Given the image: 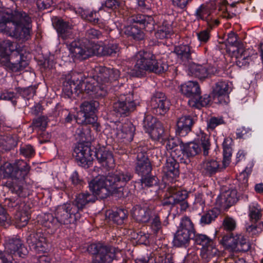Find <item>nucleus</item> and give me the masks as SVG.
Listing matches in <instances>:
<instances>
[{
    "label": "nucleus",
    "mask_w": 263,
    "mask_h": 263,
    "mask_svg": "<svg viewBox=\"0 0 263 263\" xmlns=\"http://www.w3.org/2000/svg\"><path fill=\"white\" fill-rule=\"evenodd\" d=\"M132 178L128 173L116 172L107 176H97L89 183V187L92 194L88 191L83 192L76 195L71 202L78 212L82 211L89 203H94L98 196L105 198L110 195L118 198L124 196V187Z\"/></svg>",
    "instance_id": "1"
},
{
    "label": "nucleus",
    "mask_w": 263,
    "mask_h": 263,
    "mask_svg": "<svg viewBox=\"0 0 263 263\" xmlns=\"http://www.w3.org/2000/svg\"><path fill=\"white\" fill-rule=\"evenodd\" d=\"M32 20L25 12L0 9V32L23 41L30 37Z\"/></svg>",
    "instance_id": "2"
},
{
    "label": "nucleus",
    "mask_w": 263,
    "mask_h": 263,
    "mask_svg": "<svg viewBox=\"0 0 263 263\" xmlns=\"http://www.w3.org/2000/svg\"><path fill=\"white\" fill-rule=\"evenodd\" d=\"M96 79L82 80V73L72 72L66 76L63 82V91L68 97H71L73 92L79 93L83 91L93 97L99 98L106 96L107 93L106 87L103 84H98Z\"/></svg>",
    "instance_id": "3"
},
{
    "label": "nucleus",
    "mask_w": 263,
    "mask_h": 263,
    "mask_svg": "<svg viewBox=\"0 0 263 263\" xmlns=\"http://www.w3.org/2000/svg\"><path fill=\"white\" fill-rule=\"evenodd\" d=\"M133 60L135 65L128 72L132 77L143 76L146 71L161 73L168 69L166 64L157 61L155 55L149 51H140L134 55Z\"/></svg>",
    "instance_id": "4"
},
{
    "label": "nucleus",
    "mask_w": 263,
    "mask_h": 263,
    "mask_svg": "<svg viewBox=\"0 0 263 263\" xmlns=\"http://www.w3.org/2000/svg\"><path fill=\"white\" fill-rule=\"evenodd\" d=\"M88 252L94 256L95 263H111L116 259L118 249L102 243H92L87 248Z\"/></svg>",
    "instance_id": "5"
},
{
    "label": "nucleus",
    "mask_w": 263,
    "mask_h": 263,
    "mask_svg": "<svg viewBox=\"0 0 263 263\" xmlns=\"http://www.w3.org/2000/svg\"><path fill=\"white\" fill-rule=\"evenodd\" d=\"M30 166L22 160H16L13 163L5 162L0 167V173L5 178L22 179L28 174Z\"/></svg>",
    "instance_id": "6"
},
{
    "label": "nucleus",
    "mask_w": 263,
    "mask_h": 263,
    "mask_svg": "<svg viewBox=\"0 0 263 263\" xmlns=\"http://www.w3.org/2000/svg\"><path fill=\"white\" fill-rule=\"evenodd\" d=\"M195 232L194 224L186 216L182 218L173 239L174 245L178 247L185 246L192 239Z\"/></svg>",
    "instance_id": "7"
},
{
    "label": "nucleus",
    "mask_w": 263,
    "mask_h": 263,
    "mask_svg": "<svg viewBox=\"0 0 263 263\" xmlns=\"http://www.w3.org/2000/svg\"><path fill=\"white\" fill-rule=\"evenodd\" d=\"M54 215L60 224L74 223L81 218V214L71 203L59 205L55 209Z\"/></svg>",
    "instance_id": "8"
},
{
    "label": "nucleus",
    "mask_w": 263,
    "mask_h": 263,
    "mask_svg": "<svg viewBox=\"0 0 263 263\" xmlns=\"http://www.w3.org/2000/svg\"><path fill=\"white\" fill-rule=\"evenodd\" d=\"M220 243L234 251L246 252L250 249V243L241 234L228 233L224 235Z\"/></svg>",
    "instance_id": "9"
},
{
    "label": "nucleus",
    "mask_w": 263,
    "mask_h": 263,
    "mask_svg": "<svg viewBox=\"0 0 263 263\" xmlns=\"http://www.w3.org/2000/svg\"><path fill=\"white\" fill-rule=\"evenodd\" d=\"M4 246L3 252L13 257L24 258L28 253L27 248L22 241L17 237L6 239Z\"/></svg>",
    "instance_id": "10"
},
{
    "label": "nucleus",
    "mask_w": 263,
    "mask_h": 263,
    "mask_svg": "<svg viewBox=\"0 0 263 263\" xmlns=\"http://www.w3.org/2000/svg\"><path fill=\"white\" fill-rule=\"evenodd\" d=\"M99 103L96 101H86L80 106L81 110L78 116L75 118L76 122L79 124H90L95 122V119L92 117Z\"/></svg>",
    "instance_id": "11"
},
{
    "label": "nucleus",
    "mask_w": 263,
    "mask_h": 263,
    "mask_svg": "<svg viewBox=\"0 0 263 263\" xmlns=\"http://www.w3.org/2000/svg\"><path fill=\"white\" fill-rule=\"evenodd\" d=\"M97 82L103 84L108 89L110 84L118 80L120 76V71L115 68L105 67H99L96 69Z\"/></svg>",
    "instance_id": "12"
},
{
    "label": "nucleus",
    "mask_w": 263,
    "mask_h": 263,
    "mask_svg": "<svg viewBox=\"0 0 263 263\" xmlns=\"http://www.w3.org/2000/svg\"><path fill=\"white\" fill-rule=\"evenodd\" d=\"M136 107V104L132 93L120 95L118 101L114 104V111L120 116H127L130 112L135 110Z\"/></svg>",
    "instance_id": "13"
},
{
    "label": "nucleus",
    "mask_w": 263,
    "mask_h": 263,
    "mask_svg": "<svg viewBox=\"0 0 263 263\" xmlns=\"http://www.w3.org/2000/svg\"><path fill=\"white\" fill-rule=\"evenodd\" d=\"M189 70L193 76L200 80H204L218 73L215 67L208 63L199 64L193 63L190 65Z\"/></svg>",
    "instance_id": "14"
},
{
    "label": "nucleus",
    "mask_w": 263,
    "mask_h": 263,
    "mask_svg": "<svg viewBox=\"0 0 263 263\" xmlns=\"http://www.w3.org/2000/svg\"><path fill=\"white\" fill-rule=\"evenodd\" d=\"M27 242L30 249L37 253L46 252L49 249L46 237L40 232L31 233L27 239Z\"/></svg>",
    "instance_id": "15"
},
{
    "label": "nucleus",
    "mask_w": 263,
    "mask_h": 263,
    "mask_svg": "<svg viewBox=\"0 0 263 263\" xmlns=\"http://www.w3.org/2000/svg\"><path fill=\"white\" fill-rule=\"evenodd\" d=\"M187 192L180 186L172 184L167 189L166 197L163 201V205L177 204L180 201L185 200L187 197Z\"/></svg>",
    "instance_id": "16"
},
{
    "label": "nucleus",
    "mask_w": 263,
    "mask_h": 263,
    "mask_svg": "<svg viewBox=\"0 0 263 263\" xmlns=\"http://www.w3.org/2000/svg\"><path fill=\"white\" fill-rule=\"evenodd\" d=\"M170 104L164 94L160 92H156L151 101L152 110L156 115H164L169 110Z\"/></svg>",
    "instance_id": "17"
},
{
    "label": "nucleus",
    "mask_w": 263,
    "mask_h": 263,
    "mask_svg": "<svg viewBox=\"0 0 263 263\" xmlns=\"http://www.w3.org/2000/svg\"><path fill=\"white\" fill-rule=\"evenodd\" d=\"M137 162L135 166L136 172L141 176L148 175L152 171V165L146 153L145 149L138 147L137 150Z\"/></svg>",
    "instance_id": "18"
},
{
    "label": "nucleus",
    "mask_w": 263,
    "mask_h": 263,
    "mask_svg": "<svg viewBox=\"0 0 263 263\" xmlns=\"http://www.w3.org/2000/svg\"><path fill=\"white\" fill-rule=\"evenodd\" d=\"M90 148L83 143H79L74 149L73 156L79 165H89L92 159Z\"/></svg>",
    "instance_id": "19"
},
{
    "label": "nucleus",
    "mask_w": 263,
    "mask_h": 263,
    "mask_svg": "<svg viewBox=\"0 0 263 263\" xmlns=\"http://www.w3.org/2000/svg\"><path fill=\"white\" fill-rule=\"evenodd\" d=\"M154 213L153 207L145 203L142 205H137L134 206L132 215L137 221L146 223L151 220Z\"/></svg>",
    "instance_id": "20"
},
{
    "label": "nucleus",
    "mask_w": 263,
    "mask_h": 263,
    "mask_svg": "<svg viewBox=\"0 0 263 263\" xmlns=\"http://www.w3.org/2000/svg\"><path fill=\"white\" fill-rule=\"evenodd\" d=\"M233 52L236 59V64L240 68L247 67L253 61L252 50L245 49L243 46H239Z\"/></svg>",
    "instance_id": "21"
},
{
    "label": "nucleus",
    "mask_w": 263,
    "mask_h": 263,
    "mask_svg": "<svg viewBox=\"0 0 263 263\" xmlns=\"http://www.w3.org/2000/svg\"><path fill=\"white\" fill-rule=\"evenodd\" d=\"M70 53L71 57L76 60H84L90 57L91 52H89L87 48V44L83 43V40L81 42H72L69 47Z\"/></svg>",
    "instance_id": "22"
},
{
    "label": "nucleus",
    "mask_w": 263,
    "mask_h": 263,
    "mask_svg": "<svg viewBox=\"0 0 263 263\" xmlns=\"http://www.w3.org/2000/svg\"><path fill=\"white\" fill-rule=\"evenodd\" d=\"M127 21L130 24H139L147 31L151 32L154 29L155 21L152 16L140 14L133 15L127 18Z\"/></svg>",
    "instance_id": "23"
},
{
    "label": "nucleus",
    "mask_w": 263,
    "mask_h": 263,
    "mask_svg": "<svg viewBox=\"0 0 263 263\" xmlns=\"http://www.w3.org/2000/svg\"><path fill=\"white\" fill-rule=\"evenodd\" d=\"M231 90L227 82L223 81L217 82L213 90L214 99H217L220 103H227L228 95Z\"/></svg>",
    "instance_id": "24"
},
{
    "label": "nucleus",
    "mask_w": 263,
    "mask_h": 263,
    "mask_svg": "<svg viewBox=\"0 0 263 263\" xmlns=\"http://www.w3.org/2000/svg\"><path fill=\"white\" fill-rule=\"evenodd\" d=\"M181 92L190 99L197 97L200 93L199 84L195 81H188L180 86Z\"/></svg>",
    "instance_id": "25"
},
{
    "label": "nucleus",
    "mask_w": 263,
    "mask_h": 263,
    "mask_svg": "<svg viewBox=\"0 0 263 263\" xmlns=\"http://www.w3.org/2000/svg\"><path fill=\"white\" fill-rule=\"evenodd\" d=\"M194 124L193 119L189 116H182L177 122L176 133L180 136H184L191 130Z\"/></svg>",
    "instance_id": "26"
},
{
    "label": "nucleus",
    "mask_w": 263,
    "mask_h": 263,
    "mask_svg": "<svg viewBox=\"0 0 263 263\" xmlns=\"http://www.w3.org/2000/svg\"><path fill=\"white\" fill-rule=\"evenodd\" d=\"M174 156L166 159L162 169L164 175L171 178H175L179 175V164L174 159Z\"/></svg>",
    "instance_id": "27"
},
{
    "label": "nucleus",
    "mask_w": 263,
    "mask_h": 263,
    "mask_svg": "<svg viewBox=\"0 0 263 263\" xmlns=\"http://www.w3.org/2000/svg\"><path fill=\"white\" fill-rule=\"evenodd\" d=\"M96 156L99 162L103 166L111 168L114 165V159L112 154L104 148H100L96 152Z\"/></svg>",
    "instance_id": "28"
},
{
    "label": "nucleus",
    "mask_w": 263,
    "mask_h": 263,
    "mask_svg": "<svg viewBox=\"0 0 263 263\" xmlns=\"http://www.w3.org/2000/svg\"><path fill=\"white\" fill-rule=\"evenodd\" d=\"M53 24L62 38L66 40L72 37L71 26L68 23L58 19L55 20Z\"/></svg>",
    "instance_id": "29"
},
{
    "label": "nucleus",
    "mask_w": 263,
    "mask_h": 263,
    "mask_svg": "<svg viewBox=\"0 0 263 263\" xmlns=\"http://www.w3.org/2000/svg\"><path fill=\"white\" fill-rule=\"evenodd\" d=\"M219 255V251L216 247V243L213 241L205 247H202L200 251V256L204 262H209L211 259Z\"/></svg>",
    "instance_id": "30"
},
{
    "label": "nucleus",
    "mask_w": 263,
    "mask_h": 263,
    "mask_svg": "<svg viewBox=\"0 0 263 263\" xmlns=\"http://www.w3.org/2000/svg\"><path fill=\"white\" fill-rule=\"evenodd\" d=\"M183 153L187 157H193L201 152V149L199 144L195 142H190L185 143H181L180 146Z\"/></svg>",
    "instance_id": "31"
},
{
    "label": "nucleus",
    "mask_w": 263,
    "mask_h": 263,
    "mask_svg": "<svg viewBox=\"0 0 263 263\" xmlns=\"http://www.w3.org/2000/svg\"><path fill=\"white\" fill-rule=\"evenodd\" d=\"M219 198L221 204L231 206L238 200L237 191L235 189H229L222 193Z\"/></svg>",
    "instance_id": "32"
},
{
    "label": "nucleus",
    "mask_w": 263,
    "mask_h": 263,
    "mask_svg": "<svg viewBox=\"0 0 263 263\" xmlns=\"http://www.w3.org/2000/svg\"><path fill=\"white\" fill-rule=\"evenodd\" d=\"M201 170L202 173L204 174V175L212 176L219 171V164L218 162L215 160H206L202 163Z\"/></svg>",
    "instance_id": "33"
},
{
    "label": "nucleus",
    "mask_w": 263,
    "mask_h": 263,
    "mask_svg": "<svg viewBox=\"0 0 263 263\" xmlns=\"http://www.w3.org/2000/svg\"><path fill=\"white\" fill-rule=\"evenodd\" d=\"M211 11L209 7L204 4L200 5L196 10L195 16L197 21H205L208 25H212L210 23L212 20Z\"/></svg>",
    "instance_id": "34"
},
{
    "label": "nucleus",
    "mask_w": 263,
    "mask_h": 263,
    "mask_svg": "<svg viewBox=\"0 0 263 263\" xmlns=\"http://www.w3.org/2000/svg\"><path fill=\"white\" fill-rule=\"evenodd\" d=\"M14 58H16L17 60L15 62L11 63L10 67L13 71H18L22 70L28 66V62L26 60V58L23 54L16 51L11 57V60H13Z\"/></svg>",
    "instance_id": "35"
},
{
    "label": "nucleus",
    "mask_w": 263,
    "mask_h": 263,
    "mask_svg": "<svg viewBox=\"0 0 263 263\" xmlns=\"http://www.w3.org/2000/svg\"><path fill=\"white\" fill-rule=\"evenodd\" d=\"M174 52L178 58L183 62H187L192 59L191 47L187 45H180L176 46Z\"/></svg>",
    "instance_id": "36"
},
{
    "label": "nucleus",
    "mask_w": 263,
    "mask_h": 263,
    "mask_svg": "<svg viewBox=\"0 0 263 263\" xmlns=\"http://www.w3.org/2000/svg\"><path fill=\"white\" fill-rule=\"evenodd\" d=\"M135 128L131 123L124 124L118 133V136L127 141H132L134 135Z\"/></svg>",
    "instance_id": "37"
},
{
    "label": "nucleus",
    "mask_w": 263,
    "mask_h": 263,
    "mask_svg": "<svg viewBox=\"0 0 263 263\" xmlns=\"http://www.w3.org/2000/svg\"><path fill=\"white\" fill-rule=\"evenodd\" d=\"M152 254L155 259L156 263H173L172 255L166 253L163 248L156 250Z\"/></svg>",
    "instance_id": "38"
},
{
    "label": "nucleus",
    "mask_w": 263,
    "mask_h": 263,
    "mask_svg": "<svg viewBox=\"0 0 263 263\" xmlns=\"http://www.w3.org/2000/svg\"><path fill=\"white\" fill-rule=\"evenodd\" d=\"M232 139L229 138L224 139L222 144L223 147V164L224 166H227L230 162L231 158L232 157V147L231 145L232 143Z\"/></svg>",
    "instance_id": "39"
},
{
    "label": "nucleus",
    "mask_w": 263,
    "mask_h": 263,
    "mask_svg": "<svg viewBox=\"0 0 263 263\" xmlns=\"http://www.w3.org/2000/svg\"><path fill=\"white\" fill-rule=\"evenodd\" d=\"M200 95L195 98L190 99L188 101L189 105L192 107L200 108L202 107L206 106L210 102V97L208 95H204L203 96Z\"/></svg>",
    "instance_id": "40"
},
{
    "label": "nucleus",
    "mask_w": 263,
    "mask_h": 263,
    "mask_svg": "<svg viewBox=\"0 0 263 263\" xmlns=\"http://www.w3.org/2000/svg\"><path fill=\"white\" fill-rule=\"evenodd\" d=\"M125 33L136 40H142L144 37V32L136 25H130L125 28Z\"/></svg>",
    "instance_id": "41"
},
{
    "label": "nucleus",
    "mask_w": 263,
    "mask_h": 263,
    "mask_svg": "<svg viewBox=\"0 0 263 263\" xmlns=\"http://www.w3.org/2000/svg\"><path fill=\"white\" fill-rule=\"evenodd\" d=\"M197 141L201 144L203 148V155L207 156L209 154V150L210 148L211 143L210 141V136L204 133L203 131L200 130L197 134Z\"/></svg>",
    "instance_id": "42"
},
{
    "label": "nucleus",
    "mask_w": 263,
    "mask_h": 263,
    "mask_svg": "<svg viewBox=\"0 0 263 263\" xmlns=\"http://www.w3.org/2000/svg\"><path fill=\"white\" fill-rule=\"evenodd\" d=\"M15 49L16 47L12 42L9 40L4 41L0 43V57L7 58Z\"/></svg>",
    "instance_id": "43"
},
{
    "label": "nucleus",
    "mask_w": 263,
    "mask_h": 263,
    "mask_svg": "<svg viewBox=\"0 0 263 263\" xmlns=\"http://www.w3.org/2000/svg\"><path fill=\"white\" fill-rule=\"evenodd\" d=\"M219 214L220 211L217 208L209 210L201 217L200 224L205 226L211 223L215 220Z\"/></svg>",
    "instance_id": "44"
},
{
    "label": "nucleus",
    "mask_w": 263,
    "mask_h": 263,
    "mask_svg": "<svg viewBox=\"0 0 263 263\" xmlns=\"http://www.w3.org/2000/svg\"><path fill=\"white\" fill-rule=\"evenodd\" d=\"M14 190L17 197H13L12 198H6L4 200V205L7 206L9 209L16 208L19 203L18 196H21L23 188L21 186L16 185L14 187Z\"/></svg>",
    "instance_id": "45"
},
{
    "label": "nucleus",
    "mask_w": 263,
    "mask_h": 263,
    "mask_svg": "<svg viewBox=\"0 0 263 263\" xmlns=\"http://www.w3.org/2000/svg\"><path fill=\"white\" fill-rule=\"evenodd\" d=\"M42 222L43 225L45 227L53 229V230H56L60 226L59 221L57 218H55V216L54 217L52 214L50 213L44 214Z\"/></svg>",
    "instance_id": "46"
},
{
    "label": "nucleus",
    "mask_w": 263,
    "mask_h": 263,
    "mask_svg": "<svg viewBox=\"0 0 263 263\" xmlns=\"http://www.w3.org/2000/svg\"><path fill=\"white\" fill-rule=\"evenodd\" d=\"M30 218L29 213L26 211L17 212L14 217L15 223L17 227L20 228L26 226Z\"/></svg>",
    "instance_id": "47"
},
{
    "label": "nucleus",
    "mask_w": 263,
    "mask_h": 263,
    "mask_svg": "<svg viewBox=\"0 0 263 263\" xmlns=\"http://www.w3.org/2000/svg\"><path fill=\"white\" fill-rule=\"evenodd\" d=\"M251 170L249 168H246L237 176V180L239 182V187L240 190L245 191L248 186L249 175L251 173Z\"/></svg>",
    "instance_id": "48"
},
{
    "label": "nucleus",
    "mask_w": 263,
    "mask_h": 263,
    "mask_svg": "<svg viewBox=\"0 0 263 263\" xmlns=\"http://www.w3.org/2000/svg\"><path fill=\"white\" fill-rule=\"evenodd\" d=\"M159 180L155 176H142L140 182L136 183L135 186L141 185L142 188L143 185L147 187L156 186L158 185Z\"/></svg>",
    "instance_id": "49"
},
{
    "label": "nucleus",
    "mask_w": 263,
    "mask_h": 263,
    "mask_svg": "<svg viewBox=\"0 0 263 263\" xmlns=\"http://www.w3.org/2000/svg\"><path fill=\"white\" fill-rule=\"evenodd\" d=\"M102 36V34L99 30L90 28L86 31L85 37L83 39V43L89 44L93 42L92 40L100 39Z\"/></svg>",
    "instance_id": "50"
},
{
    "label": "nucleus",
    "mask_w": 263,
    "mask_h": 263,
    "mask_svg": "<svg viewBox=\"0 0 263 263\" xmlns=\"http://www.w3.org/2000/svg\"><path fill=\"white\" fill-rule=\"evenodd\" d=\"M192 239L196 244L201 246L202 247H205L214 241L207 235L202 234H196L195 232L193 233Z\"/></svg>",
    "instance_id": "51"
},
{
    "label": "nucleus",
    "mask_w": 263,
    "mask_h": 263,
    "mask_svg": "<svg viewBox=\"0 0 263 263\" xmlns=\"http://www.w3.org/2000/svg\"><path fill=\"white\" fill-rule=\"evenodd\" d=\"M151 138L155 140L160 139L164 134V129L160 123L156 124L155 126L147 131Z\"/></svg>",
    "instance_id": "52"
},
{
    "label": "nucleus",
    "mask_w": 263,
    "mask_h": 263,
    "mask_svg": "<svg viewBox=\"0 0 263 263\" xmlns=\"http://www.w3.org/2000/svg\"><path fill=\"white\" fill-rule=\"evenodd\" d=\"M87 48L88 51L91 52L90 57L93 55L104 56V46L96 44L95 42H91V43L87 44Z\"/></svg>",
    "instance_id": "53"
},
{
    "label": "nucleus",
    "mask_w": 263,
    "mask_h": 263,
    "mask_svg": "<svg viewBox=\"0 0 263 263\" xmlns=\"http://www.w3.org/2000/svg\"><path fill=\"white\" fill-rule=\"evenodd\" d=\"M80 139L83 141H90L91 139L90 129L86 125L80 126L76 131Z\"/></svg>",
    "instance_id": "54"
},
{
    "label": "nucleus",
    "mask_w": 263,
    "mask_h": 263,
    "mask_svg": "<svg viewBox=\"0 0 263 263\" xmlns=\"http://www.w3.org/2000/svg\"><path fill=\"white\" fill-rule=\"evenodd\" d=\"M250 219L257 221L261 216V210L259 205L256 203H252L249 205V214Z\"/></svg>",
    "instance_id": "55"
},
{
    "label": "nucleus",
    "mask_w": 263,
    "mask_h": 263,
    "mask_svg": "<svg viewBox=\"0 0 263 263\" xmlns=\"http://www.w3.org/2000/svg\"><path fill=\"white\" fill-rule=\"evenodd\" d=\"M127 212L123 209H118L112 214L111 218L118 224H122L124 220L127 218Z\"/></svg>",
    "instance_id": "56"
},
{
    "label": "nucleus",
    "mask_w": 263,
    "mask_h": 263,
    "mask_svg": "<svg viewBox=\"0 0 263 263\" xmlns=\"http://www.w3.org/2000/svg\"><path fill=\"white\" fill-rule=\"evenodd\" d=\"M172 32V29L170 26H160L155 33L156 37L160 40L168 37Z\"/></svg>",
    "instance_id": "57"
},
{
    "label": "nucleus",
    "mask_w": 263,
    "mask_h": 263,
    "mask_svg": "<svg viewBox=\"0 0 263 263\" xmlns=\"http://www.w3.org/2000/svg\"><path fill=\"white\" fill-rule=\"evenodd\" d=\"M225 123L222 117H212L207 121V128L209 130H214L217 126Z\"/></svg>",
    "instance_id": "58"
},
{
    "label": "nucleus",
    "mask_w": 263,
    "mask_h": 263,
    "mask_svg": "<svg viewBox=\"0 0 263 263\" xmlns=\"http://www.w3.org/2000/svg\"><path fill=\"white\" fill-rule=\"evenodd\" d=\"M222 226L224 230L229 232V233H232L236 227V220L230 217H226L222 222Z\"/></svg>",
    "instance_id": "59"
},
{
    "label": "nucleus",
    "mask_w": 263,
    "mask_h": 263,
    "mask_svg": "<svg viewBox=\"0 0 263 263\" xmlns=\"http://www.w3.org/2000/svg\"><path fill=\"white\" fill-rule=\"evenodd\" d=\"M151 228L154 233H157L161 229V222L157 214H154L151 217Z\"/></svg>",
    "instance_id": "60"
},
{
    "label": "nucleus",
    "mask_w": 263,
    "mask_h": 263,
    "mask_svg": "<svg viewBox=\"0 0 263 263\" xmlns=\"http://www.w3.org/2000/svg\"><path fill=\"white\" fill-rule=\"evenodd\" d=\"M120 48L117 44H109L104 46V56H115Z\"/></svg>",
    "instance_id": "61"
},
{
    "label": "nucleus",
    "mask_w": 263,
    "mask_h": 263,
    "mask_svg": "<svg viewBox=\"0 0 263 263\" xmlns=\"http://www.w3.org/2000/svg\"><path fill=\"white\" fill-rule=\"evenodd\" d=\"M47 125V118L44 116L40 117L33 120L31 124L33 128H39L41 130H44Z\"/></svg>",
    "instance_id": "62"
},
{
    "label": "nucleus",
    "mask_w": 263,
    "mask_h": 263,
    "mask_svg": "<svg viewBox=\"0 0 263 263\" xmlns=\"http://www.w3.org/2000/svg\"><path fill=\"white\" fill-rule=\"evenodd\" d=\"M205 206V201L203 198V195L199 194L196 196L194 203L193 209L196 210L199 213L203 212Z\"/></svg>",
    "instance_id": "63"
},
{
    "label": "nucleus",
    "mask_w": 263,
    "mask_h": 263,
    "mask_svg": "<svg viewBox=\"0 0 263 263\" xmlns=\"http://www.w3.org/2000/svg\"><path fill=\"white\" fill-rule=\"evenodd\" d=\"M159 123L156 121V119L151 115H147L143 120V127L146 132L154 127L156 124Z\"/></svg>",
    "instance_id": "64"
}]
</instances>
